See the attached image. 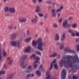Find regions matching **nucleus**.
Wrapping results in <instances>:
<instances>
[{"label": "nucleus", "instance_id": "nucleus-1", "mask_svg": "<svg viewBox=\"0 0 79 79\" xmlns=\"http://www.w3.org/2000/svg\"><path fill=\"white\" fill-rule=\"evenodd\" d=\"M37 44H38V49L41 51L43 50V49L42 46H45L46 45V44L45 43H44L42 42V40L41 38H38V40L36 41H35L34 40L32 41V45L33 47H35L37 45Z\"/></svg>", "mask_w": 79, "mask_h": 79}, {"label": "nucleus", "instance_id": "nucleus-2", "mask_svg": "<svg viewBox=\"0 0 79 79\" xmlns=\"http://www.w3.org/2000/svg\"><path fill=\"white\" fill-rule=\"evenodd\" d=\"M27 57V55H26L22 56L20 59V65L22 67V68H23V69L26 68L27 65V64H25V63L24 62L25 59H26V58Z\"/></svg>", "mask_w": 79, "mask_h": 79}, {"label": "nucleus", "instance_id": "nucleus-3", "mask_svg": "<svg viewBox=\"0 0 79 79\" xmlns=\"http://www.w3.org/2000/svg\"><path fill=\"white\" fill-rule=\"evenodd\" d=\"M55 62H56V60H54L51 64L50 68L49 69V70H48V71L46 72V74L47 76V77L46 78V79H50V75L48 74V71H49V70H52V69L53 66L54 64H55Z\"/></svg>", "mask_w": 79, "mask_h": 79}, {"label": "nucleus", "instance_id": "nucleus-4", "mask_svg": "<svg viewBox=\"0 0 79 79\" xmlns=\"http://www.w3.org/2000/svg\"><path fill=\"white\" fill-rule=\"evenodd\" d=\"M12 45L13 46H17L18 48L21 47V41H13L11 43Z\"/></svg>", "mask_w": 79, "mask_h": 79}, {"label": "nucleus", "instance_id": "nucleus-5", "mask_svg": "<svg viewBox=\"0 0 79 79\" xmlns=\"http://www.w3.org/2000/svg\"><path fill=\"white\" fill-rule=\"evenodd\" d=\"M66 76V70L65 69L62 70L61 73L62 79H65Z\"/></svg>", "mask_w": 79, "mask_h": 79}, {"label": "nucleus", "instance_id": "nucleus-6", "mask_svg": "<svg viewBox=\"0 0 79 79\" xmlns=\"http://www.w3.org/2000/svg\"><path fill=\"white\" fill-rule=\"evenodd\" d=\"M18 35V33H15L11 35L10 36V38L12 40H14V39H15L16 38V37Z\"/></svg>", "mask_w": 79, "mask_h": 79}, {"label": "nucleus", "instance_id": "nucleus-7", "mask_svg": "<svg viewBox=\"0 0 79 79\" xmlns=\"http://www.w3.org/2000/svg\"><path fill=\"white\" fill-rule=\"evenodd\" d=\"M52 17H55L56 16V10L55 9H52Z\"/></svg>", "mask_w": 79, "mask_h": 79}, {"label": "nucleus", "instance_id": "nucleus-8", "mask_svg": "<svg viewBox=\"0 0 79 79\" xmlns=\"http://www.w3.org/2000/svg\"><path fill=\"white\" fill-rule=\"evenodd\" d=\"M32 57L33 58V60H40V57L37 56H35V55L34 54L32 55L30 57V58H31Z\"/></svg>", "mask_w": 79, "mask_h": 79}, {"label": "nucleus", "instance_id": "nucleus-9", "mask_svg": "<svg viewBox=\"0 0 79 79\" xmlns=\"http://www.w3.org/2000/svg\"><path fill=\"white\" fill-rule=\"evenodd\" d=\"M19 20L21 23H24L26 21V18H20L19 19Z\"/></svg>", "mask_w": 79, "mask_h": 79}, {"label": "nucleus", "instance_id": "nucleus-10", "mask_svg": "<svg viewBox=\"0 0 79 79\" xmlns=\"http://www.w3.org/2000/svg\"><path fill=\"white\" fill-rule=\"evenodd\" d=\"M67 21L68 20H67V19H66L63 22V27H64L65 28L66 27V26H67V24L68 23Z\"/></svg>", "mask_w": 79, "mask_h": 79}, {"label": "nucleus", "instance_id": "nucleus-11", "mask_svg": "<svg viewBox=\"0 0 79 79\" xmlns=\"http://www.w3.org/2000/svg\"><path fill=\"white\" fill-rule=\"evenodd\" d=\"M35 10L36 12H39V11H40L42 10V9H40V6L39 5H37L36 6V9H35Z\"/></svg>", "mask_w": 79, "mask_h": 79}, {"label": "nucleus", "instance_id": "nucleus-12", "mask_svg": "<svg viewBox=\"0 0 79 79\" xmlns=\"http://www.w3.org/2000/svg\"><path fill=\"white\" fill-rule=\"evenodd\" d=\"M31 47H27L26 49H25L24 52H25V53H28L29 52H31Z\"/></svg>", "mask_w": 79, "mask_h": 79}, {"label": "nucleus", "instance_id": "nucleus-13", "mask_svg": "<svg viewBox=\"0 0 79 79\" xmlns=\"http://www.w3.org/2000/svg\"><path fill=\"white\" fill-rule=\"evenodd\" d=\"M10 13H16V10L15 8L14 7H10Z\"/></svg>", "mask_w": 79, "mask_h": 79}, {"label": "nucleus", "instance_id": "nucleus-14", "mask_svg": "<svg viewBox=\"0 0 79 79\" xmlns=\"http://www.w3.org/2000/svg\"><path fill=\"white\" fill-rule=\"evenodd\" d=\"M37 16H36L35 18L33 19H31V22L32 23H37Z\"/></svg>", "mask_w": 79, "mask_h": 79}, {"label": "nucleus", "instance_id": "nucleus-15", "mask_svg": "<svg viewBox=\"0 0 79 79\" xmlns=\"http://www.w3.org/2000/svg\"><path fill=\"white\" fill-rule=\"evenodd\" d=\"M65 38H66V36L65 35V34L63 33L61 37V40L62 42H63L64 40L65 39Z\"/></svg>", "mask_w": 79, "mask_h": 79}, {"label": "nucleus", "instance_id": "nucleus-16", "mask_svg": "<svg viewBox=\"0 0 79 79\" xmlns=\"http://www.w3.org/2000/svg\"><path fill=\"white\" fill-rule=\"evenodd\" d=\"M60 40V35L56 33V37L55 38V40L58 41Z\"/></svg>", "mask_w": 79, "mask_h": 79}, {"label": "nucleus", "instance_id": "nucleus-17", "mask_svg": "<svg viewBox=\"0 0 79 79\" xmlns=\"http://www.w3.org/2000/svg\"><path fill=\"white\" fill-rule=\"evenodd\" d=\"M35 73L36 75H37L38 76H41V73L40 70H38L36 71Z\"/></svg>", "mask_w": 79, "mask_h": 79}, {"label": "nucleus", "instance_id": "nucleus-18", "mask_svg": "<svg viewBox=\"0 0 79 79\" xmlns=\"http://www.w3.org/2000/svg\"><path fill=\"white\" fill-rule=\"evenodd\" d=\"M4 11L5 12H7L8 11H10V9L8 6H6L4 8Z\"/></svg>", "mask_w": 79, "mask_h": 79}, {"label": "nucleus", "instance_id": "nucleus-19", "mask_svg": "<svg viewBox=\"0 0 79 79\" xmlns=\"http://www.w3.org/2000/svg\"><path fill=\"white\" fill-rule=\"evenodd\" d=\"M63 9V6H61L60 8L57 10L56 12L58 13V12L61 11V10H62Z\"/></svg>", "mask_w": 79, "mask_h": 79}, {"label": "nucleus", "instance_id": "nucleus-20", "mask_svg": "<svg viewBox=\"0 0 79 79\" xmlns=\"http://www.w3.org/2000/svg\"><path fill=\"white\" fill-rule=\"evenodd\" d=\"M57 55V53L55 52H54L53 54H52L51 55V56H50V57H55Z\"/></svg>", "mask_w": 79, "mask_h": 79}, {"label": "nucleus", "instance_id": "nucleus-21", "mask_svg": "<svg viewBox=\"0 0 79 79\" xmlns=\"http://www.w3.org/2000/svg\"><path fill=\"white\" fill-rule=\"evenodd\" d=\"M77 24L74 23L72 25V27L73 28H76V27H77Z\"/></svg>", "mask_w": 79, "mask_h": 79}, {"label": "nucleus", "instance_id": "nucleus-22", "mask_svg": "<svg viewBox=\"0 0 79 79\" xmlns=\"http://www.w3.org/2000/svg\"><path fill=\"white\" fill-rule=\"evenodd\" d=\"M31 40V38H29L27 39H26L25 40V42H29L30 40Z\"/></svg>", "mask_w": 79, "mask_h": 79}, {"label": "nucleus", "instance_id": "nucleus-23", "mask_svg": "<svg viewBox=\"0 0 79 79\" xmlns=\"http://www.w3.org/2000/svg\"><path fill=\"white\" fill-rule=\"evenodd\" d=\"M68 52H69V53H73L74 52V51L70 49Z\"/></svg>", "mask_w": 79, "mask_h": 79}, {"label": "nucleus", "instance_id": "nucleus-24", "mask_svg": "<svg viewBox=\"0 0 79 79\" xmlns=\"http://www.w3.org/2000/svg\"><path fill=\"white\" fill-rule=\"evenodd\" d=\"M70 49V48L69 47H66L65 48L64 50L65 51V52H66L67 51L68 52H69V49Z\"/></svg>", "mask_w": 79, "mask_h": 79}, {"label": "nucleus", "instance_id": "nucleus-25", "mask_svg": "<svg viewBox=\"0 0 79 79\" xmlns=\"http://www.w3.org/2000/svg\"><path fill=\"white\" fill-rule=\"evenodd\" d=\"M15 76V73H12L10 74V79H12L13 77H14Z\"/></svg>", "mask_w": 79, "mask_h": 79}, {"label": "nucleus", "instance_id": "nucleus-26", "mask_svg": "<svg viewBox=\"0 0 79 79\" xmlns=\"http://www.w3.org/2000/svg\"><path fill=\"white\" fill-rule=\"evenodd\" d=\"M71 26V25L70 24H69L67 25V26H66V27L65 29H68V28H69Z\"/></svg>", "mask_w": 79, "mask_h": 79}, {"label": "nucleus", "instance_id": "nucleus-27", "mask_svg": "<svg viewBox=\"0 0 79 79\" xmlns=\"http://www.w3.org/2000/svg\"><path fill=\"white\" fill-rule=\"evenodd\" d=\"M64 47V45L63 44H61L59 46V48H60V49H63Z\"/></svg>", "mask_w": 79, "mask_h": 79}, {"label": "nucleus", "instance_id": "nucleus-28", "mask_svg": "<svg viewBox=\"0 0 79 79\" xmlns=\"http://www.w3.org/2000/svg\"><path fill=\"white\" fill-rule=\"evenodd\" d=\"M31 70L30 69H28V68H27V69L26 70V72L27 73H30V72L31 71Z\"/></svg>", "mask_w": 79, "mask_h": 79}, {"label": "nucleus", "instance_id": "nucleus-29", "mask_svg": "<svg viewBox=\"0 0 79 79\" xmlns=\"http://www.w3.org/2000/svg\"><path fill=\"white\" fill-rule=\"evenodd\" d=\"M54 66L55 69H58V65H57V64H55L54 65Z\"/></svg>", "mask_w": 79, "mask_h": 79}, {"label": "nucleus", "instance_id": "nucleus-30", "mask_svg": "<svg viewBox=\"0 0 79 79\" xmlns=\"http://www.w3.org/2000/svg\"><path fill=\"white\" fill-rule=\"evenodd\" d=\"M40 69H42V71H44V69H43V67H42V65H40V66L39 68Z\"/></svg>", "mask_w": 79, "mask_h": 79}, {"label": "nucleus", "instance_id": "nucleus-31", "mask_svg": "<svg viewBox=\"0 0 79 79\" xmlns=\"http://www.w3.org/2000/svg\"><path fill=\"white\" fill-rule=\"evenodd\" d=\"M36 54L39 55H41V53L38 51H37L36 52Z\"/></svg>", "mask_w": 79, "mask_h": 79}, {"label": "nucleus", "instance_id": "nucleus-32", "mask_svg": "<svg viewBox=\"0 0 79 79\" xmlns=\"http://www.w3.org/2000/svg\"><path fill=\"white\" fill-rule=\"evenodd\" d=\"M27 68L31 70H32V65H29L28 66Z\"/></svg>", "mask_w": 79, "mask_h": 79}, {"label": "nucleus", "instance_id": "nucleus-33", "mask_svg": "<svg viewBox=\"0 0 79 79\" xmlns=\"http://www.w3.org/2000/svg\"><path fill=\"white\" fill-rule=\"evenodd\" d=\"M79 77L77 76H73V79H78Z\"/></svg>", "mask_w": 79, "mask_h": 79}, {"label": "nucleus", "instance_id": "nucleus-34", "mask_svg": "<svg viewBox=\"0 0 79 79\" xmlns=\"http://www.w3.org/2000/svg\"><path fill=\"white\" fill-rule=\"evenodd\" d=\"M76 50L77 52L79 51V45H77L76 48Z\"/></svg>", "mask_w": 79, "mask_h": 79}, {"label": "nucleus", "instance_id": "nucleus-35", "mask_svg": "<svg viewBox=\"0 0 79 79\" xmlns=\"http://www.w3.org/2000/svg\"><path fill=\"white\" fill-rule=\"evenodd\" d=\"M53 26L54 27H55V28H57V27H58V25H57V24L56 23H54L53 24Z\"/></svg>", "mask_w": 79, "mask_h": 79}, {"label": "nucleus", "instance_id": "nucleus-36", "mask_svg": "<svg viewBox=\"0 0 79 79\" xmlns=\"http://www.w3.org/2000/svg\"><path fill=\"white\" fill-rule=\"evenodd\" d=\"M33 66L34 68H36L37 67V66H38V64H33Z\"/></svg>", "mask_w": 79, "mask_h": 79}, {"label": "nucleus", "instance_id": "nucleus-37", "mask_svg": "<svg viewBox=\"0 0 79 79\" xmlns=\"http://www.w3.org/2000/svg\"><path fill=\"white\" fill-rule=\"evenodd\" d=\"M73 17L72 16L70 17L69 18V21H71V20H72V19H73Z\"/></svg>", "mask_w": 79, "mask_h": 79}, {"label": "nucleus", "instance_id": "nucleus-38", "mask_svg": "<svg viewBox=\"0 0 79 79\" xmlns=\"http://www.w3.org/2000/svg\"><path fill=\"white\" fill-rule=\"evenodd\" d=\"M38 15H39V16H40V17H43V16H44V15H43V14H39Z\"/></svg>", "mask_w": 79, "mask_h": 79}, {"label": "nucleus", "instance_id": "nucleus-39", "mask_svg": "<svg viewBox=\"0 0 79 79\" xmlns=\"http://www.w3.org/2000/svg\"><path fill=\"white\" fill-rule=\"evenodd\" d=\"M32 2L34 3H37V0H32Z\"/></svg>", "mask_w": 79, "mask_h": 79}, {"label": "nucleus", "instance_id": "nucleus-40", "mask_svg": "<svg viewBox=\"0 0 79 79\" xmlns=\"http://www.w3.org/2000/svg\"><path fill=\"white\" fill-rule=\"evenodd\" d=\"M27 35H30V31H29L28 30H27Z\"/></svg>", "mask_w": 79, "mask_h": 79}, {"label": "nucleus", "instance_id": "nucleus-41", "mask_svg": "<svg viewBox=\"0 0 79 79\" xmlns=\"http://www.w3.org/2000/svg\"><path fill=\"white\" fill-rule=\"evenodd\" d=\"M7 79H10V74H9V75L7 76Z\"/></svg>", "mask_w": 79, "mask_h": 79}, {"label": "nucleus", "instance_id": "nucleus-42", "mask_svg": "<svg viewBox=\"0 0 79 79\" xmlns=\"http://www.w3.org/2000/svg\"><path fill=\"white\" fill-rule=\"evenodd\" d=\"M13 60L12 59L10 60V65H11L12 63H13Z\"/></svg>", "mask_w": 79, "mask_h": 79}, {"label": "nucleus", "instance_id": "nucleus-43", "mask_svg": "<svg viewBox=\"0 0 79 79\" xmlns=\"http://www.w3.org/2000/svg\"><path fill=\"white\" fill-rule=\"evenodd\" d=\"M3 55L4 56H6V53L5 52H4Z\"/></svg>", "mask_w": 79, "mask_h": 79}, {"label": "nucleus", "instance_id": "nucleus-44", "mask_svg": "<svg viewBox=\"0 0 79 79\" xmlns=\"http://www.w3.org/2000/svg\"><path fill=\"white\" fill-rule=\"evenodd\" d=\"M47 3H48V4H51V3H52V2H51V1H47Z\"/></svg>", "mask_w": 79, "mask_h": 79}, {"label": "nucleus", "instance_id": "nucleus-45", "mask_svg": "<svg viewBox=\"0 0 79 79\" xmlns=\"http://www.w3.org/2000/svg\"><path fill=\"white\" fill-rule=\"evenodd\" d=\"M31 76V74H29L27 76V77H29Z\"/></svg>", "mask_w": 79, "mask_h": 79}, {"label": "nucleus", "instance_id": "nucleus-46", "mask_svg": "<svg viewBox=\"0 0 79 79\" xmlns=\"http://www.w3.org/2000/svg\"><path fill=\"white\" fill-rule=\"evenodd\" d=\"M72 36H76V35L75 34H74V33H72Z\"/></svg>", "mask_w": 79, "mask_h": 79}, {"label": "nucleus", "instance_id": "nucleus-47", "mask_svg": "<svg viewBox=\"0 0 79 79\" xmlns=\"http://www.w3.org/2000/svg\"><path fill=\"white\" fill-rule=\"evenodd\" d=\"M62 20H62V19H59V21L60 23H61V22H62Z\"/></svg>", "mask_w": 79, "mask_h": 79}, {"label": "nucleus", "instance_id": "nucleus-48", "mask_svg": "<svg viewBox=\"0 0 79 79\" xmlns=\"http://www.w3.org/2000/svg\"><path fill=\"white\" fill-rule=\"evenodd\" d=\"M76 35L77 36L79 37V33L77 32V33L76 34Z\"/></svg>", "mask_w": 79, "mask_h": 79}, {"label": "nucleus", "instance_id": "nucleus-49", "mask_svg": "<svg viewBox=\"0 0 79 79\" xmlns=\"http://www.w3.org/2000/svg\"><path fill=\"white\" fill-rule=\"evenodd\" d=\"M42 1H43V0H38V2L39 3H41Z\"/></svg>", "mask_w": 79, "mask_h": 79}, {"label": "nucleus", "instance_id": "nucleus-50", "mask_svg": "<svg viewBox=\"0 0 79 79\" xmlns=\"http://www.w3.org/2000/svg\"><path fill=\"white\" fill-rule=\"evenodd\" d=\"M68 32L69 33H71V34L72 33V30H69Z\"/></svg>", "mask_w": 79, "mask_h": 79}, {"label": "nucleus", "instance_id": "nucleus-51", "mask_svg": "<svg viewBox=\"0 0 79 79\" xmlns=\"http://www.w3.org/2000/svg\"><path fill=\"white\" fill-rule=\"evenodd\" d=\"M38 62H39V60H37L36 61L34 62V64H35V63H38Z\"/></svg>", "mask_w": 79, "mask_h": 79}, {"label": "nucleus", "instance_id": "nucleus-52", "mask_svg": "<svg viewBox=\"0 0 79 79\" xmlns=\"http://www.w3.org/2000/svg\"><path fill=\"white\" fill-rule=\"evenodd\" d=\"M31 77H33L34 76V73L32 74L31 75Z\"/></svg>", "mask_w": 79, "mask_h": 79}, {"label": "nucleus", "instance_id": "nucleus-53", "mask_svg": "<svg viewBox=\"0 0 79 79\" xmlns=\"http://www.w3.org/2000/svg\"><path fill=\"white\" fill-rule=\"evenodd\" d=\"M60 56L61 55L60 54H59L58 55V58H60Z\"/></svg>", "mask_w": 79, "mask_h": 79}, {"label": "nucleus", "instance_id": "nucleus-54", "mask_svg": "<svg viewBox=\"0 0 79 79\" xmlns=\"http://www.w3.org/2000/svg\"><path fill=\"white\" fill-rule=\"evenodd\" d=\"M56 44L57 45V46L60 45V44L58 42Z\"/></svg>", "mask_w": 79, "mask_h": 79}, {"label": "nucleus", "instance_id": "nucleus-55", "mask_svg": "<svg viewBox=\"0 0 79 79\" xmlns=\"http://www.w3.org/2000/svg\"><path fill=\"white\" fill-rule=\"evenodd\" d=\"M47 15L46 14L44 17V19H46V18H47Z\"/></svg>", "mask_w": 79, "mask_h": 79}, {"label": "nucleus", "instance_id": "nucleus-56", "mask_svg": "<svg viewBox=\"0 0 79 79\" xmlns=\"http://www.w3.org/2000/svg\"><path fill=\"white\" fill-rule=\"evenodd\" d=\"M46 31L47 32H49L48 30V29H46Z\"/></svg>", "mask_w": 79, "mask_h": 79}, {"label": "nucleus", "instance_id": "nucleus-57", "mask_svg": "<svg viewBox=\"0 0 79 79\" xmlns=\"http://www.w3.org/2000/svg\"><path fill=\"white\" fill-rule=\"evenodd\" d=\"M57 15H58V17L60 16V13L58 14H57Z\"/></svg>", "mask_w": 79, "mask_h": 79}, {"label": "nucleus", "instance_id": "nucleus-58", "mask_svg": "<svg viewBox=\"0 0 79 79\" xmlns=\"http://www.w3.org/2000/svg\"><path fill=\"white\" fill-rule=\"evenodd\" d=\"M52 6H50L49 7V9H50V8H52Z\"/></svg>", "mask_w": 79, "mask_h": 79}, {"label": "nucleus", "instance_id": "nucleus-59", "mask_svg": "<svg viewBox=\"0 0 79 79\" xmlns=\"http://www.w3.org/2000/svg\"><path fill=\"white\" fill-rule=\"evenodd\" d=\"M7 28L8 29H10V26H9V27H8Z\"/></svg>", "mask_w": 79, "mask_h": 79}, {"label": "nucleus", "instance_id": "nucleus-60", "mask_svg": "<svg viewBox=\"0 0 79 79\" xmlns=\"http://www.w3.org/2000/svg\"><path fill=\"white\" fill-rule=\"evenodd\" d=\"M77 71V70H76L75 71H73V73H76Z\"/></svg>", "mask_w": 79, "mask_h": 79}, {"label": "nucleus", "instance_id": "nucleus-61", "mask_svg": "<svg viewBox=\"0 0 79 79\" xmlns=\"http://www.w3.org/2000/svg\"><path fill=\"white\" fill-rule=\"evenodd\" d=\"M8 64H10V60L9 61V63H8Z\"/></svg>", "mask_w": 79, "mask_h": 79}, {"label": "nucleus", "instance_id": "nucleus-62", "mask_svg": "<svg viewBox=\"0 0 79 79\" xmlns=\"http://www.w3.org/2000/svg\"><path fill=\"white\" fill-rule=\"evenodd\" d=\"M10 57H8L7 58V60H10Z\"/></svg>", "mask_w": 79, "mask_h": 79}, {"label": "nucleus", "instance_id": "nucleus-63", "mask_svg": "<svg viewBox=\"0 0 79 79\" xmlns=\"http://www.w3.org/2000/svg\"><path fill=\"white\" fill-rule=\"evenodd\" d=\"M40 24H41V25H43V23H40Z\"/></svg>", "mask_w": 79, "mask_h": 79}, {"label": "nucleus", "instance_id": "nucleus-64", "mask_svg": "<svg viewBox=\"0 0 79 79\" xmlns=\"http://www.w3.org/2000/svg\"><path fill=\"white\" fill-rule=\"evenodd\" d=\"M16 29V27H14V29Z\"/></svg>", "mask_w": 79, "mask_h": 79}]
</instances>
